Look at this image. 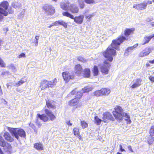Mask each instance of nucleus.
Returning <instances> with one entry per match:
<instances>
[{"instance_id":"obj_1","label":"nucleus","mask_w":154,"mask_h":154,"mask_svg":"<svg viewBox=\"0 0 154 154\" xmlns=\"http://www.w3.org/2000/svg\"><path fill=\"white\" fill-rule=\"evenodd\" d=\"M116 51L113 49L110 46H109L106 51L103 53L104 56L107 59V60H105L103 64L100 66L102 73L107 74L108 73L109 69L110 66V64L108 62V61L111 62L113 60L112 56L116 55Z\"/></svg>"},{"instance_id":"obj_2","label":"nucleus","mask_w":154,"mask_h":154,"mask_svg":"<svg viewBox=\"0 0 154 154\" xmlns=\"http://www.w3.org/2000/svg\"><path fill=\"white\" fill-rule=\"evenodd\" d=\"M134 29L133 28L126 29L124 31V33L126 37L122 35L119 36L117 38L113 40L110 47L112 48L119 50V45L120 44L124 41L128 40L126 37H128L134 31Z\"/></svg>"},{"instance_id":"obj_3","label":"nucleus","mask_w":154,"mask_h":154,"mask_svg":"<svg viewBox=\"0 0 154 154\" xmlns=\"http://www.w3.org/2000/svg\"><path fill=\"white\" fill-rule=\"evenodd\" d=\"M8 130L10 132L12 135L15 137L18 140H20V138H25L26 136V132L22 129L20 128H7Z\"/></svg>"},{"instance_id":"obj_4","label":"nucleus","mask_w":154,"mask_h":154,"mask_svg":"<svg viewBox=\"0 0 154 154\" xmlns=\"http://www.w3.org/2000/svg\"><path fill=\"white\" fill-rule=\"evenodd\" d=\"M9 6V3L7 1H3L0 3V6L3 7L4 9L0 7V22L3 19L4 16H6L8 14V12L6 11Z\"/></svg>"},{"instance_id":"obj_5","label":"nucleus","mask_w":154,"mask_h":154,"mask_svg":"<svg viewBox=\"0 0 154 154\" xmlns=\"http://www.w3.org/2000/svg\"><path fill=\"white\" fill-rule=\"evenodd\" d=\"M75 73L78 75L82 73L85 77L88 78L90 76V69L88 68H86L83 71L82 67L79 64H78L75 66Z\"/></svg>"},{"instance_id":"obj_6","label":"nucleus","mask_w":154,"mask_h":154,"mask_svg":"<svg viewBox=\"0 0 154 154\" xmlns=\"http://www.w3.org/2000/svg\"><path fill=\"white\" fill-rule=\"evenodd\" d=\"M63 16L74 19V21L77 24H81L82 23L83 21L84 16L83 15L76 16L74 17L73 15L70 14L68 12H63Z\"/></svg>"},{"instance_id":"obj_7","label":"nucleus","mask_w":154,"mask_h":154,"mask_svg":"<svg viewBox=\"0 0 154 154\" xmlns=\"http://www.w3.org/2000/svg\"><path fill=\"white\" fill-rule=\"evenodd\" d=\"M115 111L113 113L116 119L118 121H121L122 117L121 116L123 112V109L120 106H117L115 108Z\"/></svg>"},{"instance_id":"obj_8","label":"nucleus","mask_w":154,"mask_h":154,"mask_svg":"<svg viewBox=\"0 0 154 154\" xmlns=\"http://www.w3.org/2000/svg\"><path fill=\"white\" fill-rule=\"evenodd\" d=\"M0 146L3 147L4 149L7 152L10 151L11 148L10 144L5 142L1 136H0Z\"/></svg>"},{"instance_id":"obj_9","label":"nucleus","mask_w":154,"mask_h":154,"mask_svg":"<svg viewBox=\"0 0 154 154\" xmlns=\"http://www.w3.org/2000/svg\"><path fill=\"white\" fill-rule=\"evenodd\" d=\"M43 9L46 14L48 15L53 14L55 12V9L52 6L46 5L43 7Z\"/></svg>"},{"instance_id":"obj_10","label":"nucleus","mask_w":154,"mask_h":154,"mask_svg":"<svg viewBox=\"0 0 154 154\" xmlns=\"http://www.w3.org/2000/svg\"><path fill=\"white\" fill-rule=\"evenodd\" d=\"M71 5L69 2L66 0L63 1L60 4L61 8L65 10H69Z\"/></svg>"},{"instance_id":"obj_11","label":"nucleus","mask_w":154,"mask_h":154,"mask_svg":"<svg viewBox=\"0 0 154 154\" xmlns=\"http://www.w3.org/2000/svg\"><path fill=\"white\" fill-rule=\"evenodd\" d=\"M113 118L111 114L109 112H106L103 114V121L106 122L109 120H113Z\"/></svg>"},{"instance_id":"obj_12","label":"nucleus","mask_w":154,"mask_h":154,"mask_svg":"<svg viewBox=\"0 0 154 154\" xmlns=\"http://www.w3.org/2000/svg\"><path fill=\"white\" fill-rule=\"evenodd\" d=\"M133 8L139 10L145 9L146 8V3L144 1L143 3L140 4H135L133 5Z\"/></svg>"},{"instance_id":"obj_13","label":"nucleus","mask_w":154,"mask_h":154,"mask_svg":"<svg viewBox=\"0 0 154 154\" xmlns=\"http://www.w3.org/2000/svg\"><path fill=\"white\" fill-rule=\"evenodd\" d=\"M63 79L66 82H68L70 79L73 78V76L68 72H64L62 73Z\"/></svg>"},{"instance_id":"obj_14","label":"nucleus","mask_w":154,"mask_h":154,"mask_svg":"<svg viewBox=\"0 0 154 154\" xmlns=\"http://www.w3.org/2000/svg\"><path fill=\"white\" fill-rule=\"evenodd\" d=\"M57 24L62 25L65 28H66L67 26V23H66L63 21L59 20L54 22V23L51 24L50 26H48V27L50 28L53 26L57 25Z\"/></svg>"},{"instance_id":"obj_15","label":"nucleus","mask_w":154,"mask_h":154,"mask_svg":"<svg viewBox=\"0 0 154 154\" xmlns=\"http://www.w3.org/2000/svg\"><path fill=\"white\" fill-rule=\"evenodd\" d=\"M150 53L149 48H146L139 54V56L143 57L148 55Z\"/></svg>"},{"instance_id":"obj_16","label":"nucleus","mask_w":154,"mask_h":154,"mask_svg":"<svg viewBox=\"0 0 154 154\" xmlns=\"http://www.w3.org/2000/svg\"><path fill=\"white\" fill-rule=\"evenodd\" d=\"M122 117L121 121L123 120V117H124L125 119V120L127 121V123L128 124L131 123V121L130 119V117L128 114V113H125L123 112L121 116Z\"/></svg>"},{"instance_id":"obj_17","label":"nucleus","mask_w":154,"mask_h":154,"mask_svg":"<svg viewBox=\"0 0 154 154\" xmlns=\"http://www.w3.org/2000/svg\"><path fill=\"white\" fill-rule=\"evenodd\" d=\"M4 137L6 140L10 142H13L14 140L13 138L11 137L9 133L8 132L5 133Z\"/></svg>"},{"instance_id":"obj_18","label":"nucleus","mask_w":154,"mask_h":154,"mask_svg":"<svg viewBox=\"0 0 154 154\" xmlns=\"http://www.w3.org/2000/svg\"><path fill=\"white\" fill-rule=\"evenodd\" d=\"M142 82V80L140 79H137L135 81H133V82H134V83L132 85L131 88H135L140 86L141 84V82Z\"/></svg>"},{"instance_id":"obj_19","label":"nucleus","mask_w":154,"mask_h":154,"mask_svg":"<svg viewBox=\"0 0 154 154\" xmlns=\"http://www.w3.org/2000/svg\"><path fill=\"white\" fill-rule=\"evenodd\" d=\"M45 111L46 114L50 117L51 120L53 121L55 119V116L52 114V112L47 109H45Z\"/></svg>"},{"instance_id":"obj_20","label":"nucleus","mask_w":154,"mask_h":154,"mask_svg":"<svg viewBox=\"0 0 154 154\" xmlns=\"http://www.w3.org/2000/svg\"><path fill=\"white\" fill-rule=\"evenodd\" d=\"M69 10L73 13H77L79 11V9L77 6L73 4L71 5Z\"/></svg>"},{"instance_id":"obj_21","label":"nucleus","mask_w":154,"mask_h":154,"mask_svg":"<svg viewBox=\"0 0 154 154\" xmlns=\"http://www.w3.org/2000/svg\"><path fill=\"white\" fill-rule=\"evenodd\" d=\"M38 117L41 120H42L44 122H47L48 119V117L45 114H43L42 115L39 114H37Z\"/></svg>"},{"instance_id":"obj_22","label":"nucleus","mask_w":154,"mask_h":154,"mask_svg":"<svg viewBox=\"0 0 154 154\" xmlns=\"http://www.w3.org/2000/svg\"><path fill=\"white\" fill-rule=\"evenodd\" d=\"M34 147L38 150H42L43 149V145L40 142L35 143Z\"/></svg>"},{"instance_id":"obj_23","label":"nucleus","mask_w":154,"mask_h":154,"mask_svg":"<svg viewBox=\"0 0 154 154\" xmlns=\"http://www.w3.org/2000/svg\"><path fill=\"white\" fill-rule=\"evenodd\" d=\"M78 99L75 98L68 102V104L69 105L72 106H73L76 105L78 103L79 101Z\"/></svg>"},{"instance_id":"obj_24","label":"nucleus","mask_w":154,"mask_h":154,"mask_svg":"<svg viewBox=\"0 0 154 154\" xmlns=\"http://www.w3.org/2000/svg\"><path fill=\"white\" fill-rule=\"evenodd\" d=\"M154 37V34L151 35L149 36H146L144 37L143 41L144 43L143 44V45L149 42L150 40L151 39Z\"/></svg>"},{"instance_id":"obj_25","label":"nucleus","mask_w":154,"mask_h":154,"mask_svg":"<svg viewBox=\"0 0 154 154\" xmlns=\"http://www.w3.org/2000/svg\"><path fill=\"white\" fill-rule=\"evenodd\" d=\"M57 82V79H55L54 80L50 81H48V87H53L55 85Z\"/></svg>"},{"instance_id":"obj_26","label":"nucleus","mask_w":154,"mask_h":154,"mask_svg":"<svg viewBox=\"0 0 154 154\" xmlns=\"http://www.w3.org/2000/svg\"><path fill=\"white\" fill-rule=\"evenodd\" d=\"M100 90L102 95H108L110 92V91L109 89L104 88L101 89Z\"/></svg>"},{"instance_id":"obj_27","label":"nucleus","mask_w":154,"mask_h":154,"mask_svg":"<svg viewBox=\"0 0 154 154\" xmlns=\"http://www.w3.org/2000/svg\"><path fill=\"white\" fill-rule=\"evenodd\" d=\"M12 7L13 8L17 9V8H19L21 7V4L18 2H14L12 5Z\"/></svg>"},{"instance_id":"obj_28","label":"nucleus","mask_w":154,"mask_h":154,"mask_svg":"<svg viewBox=\"0 0 154 154\" xmlns=\"http://www.w3.org/2000/svg\"><path fill=\"white\" fill-rule=\"evenodd\" d=\"M92 89L91 87L87 86L85 87L84 88H82V92H88L91 91Z\"/></svg>"},{"instance_id":"obj_29","label":"nucleus","mask_w":154,"mask_h":154,"mask_svg":"<svg viewBox=\"0 0 154 154\" xmlns=\"http://www.w3.org/2000/svg\"><path fill=\"white\" fill-rule=\"evenodd\" d=\"M94 75V76L97 75L98 73V67L96 66H94L93 70Z\"/></svg>"},{"instance_id":"obj_30","label":"nucleus","mask_w":154,"mask_h":154,"mask_svg":"<svg viewBox=\"0 0 154 154\" xmlns=\"http://www.w3.org/2000/svg\"><path fill=\"white\" fill-rule=\"evenodd\" d=\"M149 133L151 136H154V124L151 127Z\"/></svg>"},{"instance_id":"obj_31","label":"nucleus","mask_w":154,"mask_h":154,"mask_svg":"<svg viewBox=\"0 0 154 154\" xmlns=\"http://www.w3.org/2000/svg\"><path fill=\"white\" fill-rule=\"evenodd\" d=\"M94 119L97 124L100 125L102 121V120L100 119L97 116H95L94 117Z\"/></svg>"},{"instance_id":"obj_32","label":"nucleus","mask_w":154,"mask_h":154,"mask_svg":"<svg viewBox=\"0 0 154 154\" xmlns=\"http://www.w3.org/2000/svg\"><path fill=\"white\" fill-rule=\"evenodd\" d=\"M26 80V79H22L20 81H19L18 82L16 83L15 86H19L22 85L23 83H24Z\"/></svg>"},{"instance_id":"obj_33","label":"nucleus","mask_w":154,"mask_h":154,"mask_svg":"<svg viewBox=\"0 0 154 154\" xmlns=\"http://www.w3.org/2000/svg\"><path fill=\"white\" fill-rule=\"evenodd\" d=\"M83 93V92L82 91V90L81 91L77 92V93L76 96H75L76 97L75 98L78 99V100H79V99L81 98L82 96Z\"/></svg>"},{"instance_id":"obj_34","label":"nucleus","mask_w":154,"mask_h":154,"mask_svg":"<svg viewBox=\"0 0 154 154\" xmlns=\"http://www.w3.org/2000/svg\"><path fill=\"white\" fill-rule=\"evenodd\" d=\"M9 68L11 69L12 71L13 72H15L16 71V67L14 66L13 64H11V65L9 66Z\"/></svg>"},{"instance_id":"obj_35","label":"nucleus","mask_w":154,"mask_h":154,"mask_svg":"<svg viewBox=\"0 0 154 154\" xmlns=\"http://www.w3.org/2000/svg\"><path fill=\"white\" fill-rule=\"evenodd\" d=\"M74 134L75 135L79 136V130L78 129L75 128L73 129Z\"/></svg>"},{"instance_id":"obj_36","label":"nucleus","mask_w":154,"mask_h":154,"mask_svg":"<svg viewBox=\"0 0 154 154\" xmlns=\"http://www.w3.org/2000/svg\"><path fill=\"white\" fill-rule=\"evenodd\" d=\"M81 125L83 128H85L88 126V124L84 121H81Z\"/></svg>"},{"instance_id":"obj_37","label":"nucleus","mask_w":154,"mask_h":154,"mask_svg":"<svg viewBox=\"0 0 154 154\" xmlns=\"http://www.w3.org/2000/svg\"><path fill=\"white\" fill-rule=\"evenodd\" d=\"M94 94L97 96H99L102 95L100 90L94 92Z\"/></svg>"},{"instance_id":"obj_38","label":"nucleus","mask_w":154,"mask_h":154,"mask_svg":"<svg viewBox=\"0 0 154 154\" xmlns=\"http://www.w3.org/2000/svg\"><path fill=\"white\" fill-rule=\"evenodd\" d=\"M48 81L46 80H42L41 81V84L40 85V87H42V86H43V85L46 84H48Z\"/></svg>"},{"instance_id":"obj_39","label":"nucleus","mask_w":154,"mask_h":154,"mask_svg":"<svg viewBox=\"0 0 154 154\" xmlns=\"http://www.w3.org/2000/svg\"><path fill=\"white\" fill-rule=\"evenodd\" d=\"M0 65L2 67H5V64L3 60L0 57Z\"/></svg>"},{"instance_id":"obj_40","label":"nucleus","mask_w":154,"mask_h":154,"mask_svg":"<svg viewBox=\"0 0 154 154\" xmlns=\"http://www.w3.org/2000/svg\"><path fill=\"white\" fill-rule=\"evenodd\" d=\"M78 60L79 61L83 62H85L86 61V60L81 56L79 57L78 58Z\"/></svg>"},{"instance_id":"obj_41","label":"nucleus","mask_w":154,"mask_h":154,"mask_svg":"<svg viewBox=\"0 0 154 154\" xmlns=\"http://www.w3.org/2000/svg\"><path fill=\"white\" fill-rule=\"evenodd\" d=\"M85 2L87 4H91L94 2V0H84Z\"/></svg>"},{"instance_id":"obj_42","label":"nucleus","mask_w":154,"mask_h":154,"mask_svg":"<svg viewBox=\"0 0 154 154\" xmlns=\"http://www.w3.org/2000/svg\"><path fill=\"white\" fill-rule=\"evenodd\" d=\"M46 105L48 108H52L53 106L48 101H46Z\"/></svg>"},{"instance_id":"obj_43","label":"nucleus","mask_w":154,"mask_h":154,"mask_svg":"<svg viewBox=\"0 0 154 154\" xmlns=\"http://www.w3.org/2000/svg\"><path fill=\"white\" fill-rule=\"evenodd\" d=\"M149 79L152 82H154V76H150L149 77Z\"/></svg>"},{"instance_id":"obj_44","label":"nucleus","mask_w":154,"mask_h":154,"mask_svg":"<svg viewBox=\"0 0 154 154\" xmlns=\"http://www.w3.org/2000/svg\"><path fill=\"white\" fill-rule=\"evenodd\" d=\"M26 56L25 54L24 53H22L21 54L18 56V57L19 58H21V57H25Z\"/></svg>"},{"instance_id":"obj_45","label":"nucleus","mask_w":154,"mask_h":154,"mask_svg":"<svg viewBox=\"0 0 154 154\" xmlns=\"http://www.w3.org/2000/svg\"><path fill=\"white\" fill-rule=\"evenodd\" d=\"M79 5L81 8H83L84 7V4L83 2L79 3Z\"/></svg>"},{"instance_id":"obj_46","label":"nucleus","mask_w":154,"mask_h":154,"mask_svg":"<svg viewBox=\"0 0 154 154\" xmlns=\"http://www.w3.org/2000/svg\"><path fill=\"white\" fill-rule=\"evenodd\" d=\"M48 84H46L43 85V86H42V87H41V89H43L48 87Z\"/></svg>"},{"instance_id":"obj_47","label":"nucleus","mask_w":154,"mask_h":154,"mask_svg":"<svg viewBox=\"0 0 154 154\" xmlns=\"http://www.w3.org/2000/svg\"><path fill=\"white\" fill-rule=\"evenodd\" d=\"M8 12L10 14H12L13 13L14 11L11 8H10L8 10Z\"/></svg>"},{"instance_id":"obj_48","label":"nucleus","mask_w":154,"mask_h":154,"mask_svg":"<svg viewBox=\"0 0 154 154\" xmlns=\"http://www.w3.org/2000/svg\"><path fill=\"white\" fill-rule=\"evenodd\" d=\"M77 91H76V89L72 91L71 92V94L72 95H75L76 94H77Z\"/></svg>"},{"instance_id":"obj_49","label":"nucleus","mask_w":154,"mask_h":154,"mask_svg":"<svg viewBox=\"0 0 154 154\" xmlns=\"http://www.w3.org/2000/svg\"><path fill=\"white\" fill-rule=\"evenodd\" d=\"M144 2H146V6L148 4L150 5V4H152V2L151 1H144Z\"/></svg>"},{"instance_id":"obj_50","label":"nucleus","mask_w":154,"mask_h":154,"mask_svg":"<svg viewBox=\"0 0 154 154\" xmlns=\"http://www.w3.org/2000/svg\"><path fill=\"white\" fill-rule=\"evenodd\" d=\"M120 149L121 152L125 151V150L123 149L122 148V146L121 145H119Z\"/></svg>"},{"instance_id":"obj_51","label":"nucleus","mask_w":154,"mask_h":154,"mask_svg":"<svg viewBox=\"0 0 154 154\" xmlns=\"http://www.w3.org/2000/svg\"><path fill=\"white\" fill-rule=\"evenodd\" d=\"M128 150L131 151V152H133V151L132 149L131 146L129 145L128 146Z\"/></svg>"},{"instance_id":"obj_52","label":"nucleus","mask_w":154,"mask_h":154,"mask_svg":"<svg viewBox=\"0 0 154 154\" xmlns=\"http://www.w3.org/2000/svg\"><path fill=\"white\" fill-rule=\"evenodd\" d=\"M8 71H6V72H2V74L3 75H5L6 74H8L9 73Z\"/></svg>"},{"instance_id":"obj_53","label":"nucleus","mask_w":154,"mask_h":154,"mask_svg":"<svg viewBox=\"0 0 154 154\" xmlns=\"http://www.w3.org/2000/svg\"><path fill=\"white\" fill-rule=\"evenodd\" d=\"M29 126L32 128L34 129L35 128V126L34 125H33V124H29Z\"/></svg>"},{"instance_id":"obj_54","label":"nucleus","mask_w":154,"mask_h":154,"mask_svg":"<svg viewBox=\"0 0 154 154\" xmlns=\"http://www.w3.org/2000/svg\"><path fill=\"white\" fill-rule=\"evenodd\" d=\"M134 48H133L132 47H132H128V48H127V50L129 51V50H132Z\"/></svg>"},{"instance_id":"obj_55","label":"nucleus","mask_w":154,"mask_h":154,"mask_svg":"<svg viewBox=\"0 0 154 154\" xmlns=\"http://www.w3.org/2000/svg\"><path fill=\"white\" fill-rule=\"evenodd\" d=\"M67 124L70 126H71L72 125V124L70 122V121H67L66 122Z\"/></svg>"},{"instance_id":"obj_56","label":"nucleus","mask_w":154,"mask_h":154,"mask_svg":"<svg viewBox=\"0 0 154 154\" xmlns=\"http://www.w3.org/2000/svg\"><path fill=\"white\" fill-rule=\"evenodd\" d=\"M93 17L92 15H88L87 16V18L88 19H90L91 18Z\"/></svg>"},{"instance_id":"obj_57","label":"nucleus","mask_w":154,"mask_h":154,"mask_svg":"<svg viewBox=\"0 0 154 154\" xmlns=\"http://www.w3.org/2000/svg\"><path fill=\"white\" fill-rule=\"evenodd\" d=\"M35 44L36 46H37L38 44V41L35 40L34 41Z\"/></svg>"},{"instance_id":"obj_58","label":"nucleus","mask_w":154,"mask_h":154,"mask_svg":"<svg viewBox=\"0 0 154 154\" xmlns=\"http://www.w3.org/2000/svg\"><path fill=\"white\" fill-rule=\"evenodd\" d=\"M25 11L24 10H23L20 13V15H23L25 14Z\"/></svg>"},{"instance_id":"obj_59","label":"nucleus","mask_w":154,"mask_h":154,"mask_svg":"<svg viewBox=\"0 0 154 154\" xmlns=\"http://www.w3.org/2000/svg\"><path fill=\"white\" fill-rule=\"evenodd\" d=\"M138 45V44H136L132 46V47L133 48H136Z\"/></svg>"},{"instance_id":"obj_60","label":"nucleus","mask_w":154,"mask_h":154,"mask_svg":"<svg viewBox=\"0 0 154 154\" xmlns=\"http://www.w3.org/2000/svg\"><path fill=\"white\" fill-rule=\"evenodd\" d=\"M138 45V44H136L132 46V47L133 48H136Z\"/></svg>"},{"instance_id":"obj_61","label":"nucleus","mask_w":154,"mask_h":154,"mask_svg":"<svg viewBox=\"0 0 154 154\" xmlns=\"http://www.w3.org/2000/svg\"><path fill=\"white\" fill-rule=\"evenodd\" d=\"M3 30L5 32L6 31V32H5V33H6V32L8 30V28L7 27L5 28H4Z\"/></svg>"},{"instance_id":"obj_62","label":"nucleus","mask_w":154,"mask_h":154,"mask_svg":"<svg viewBox=\"0 0 154 154\" xmlns=\"http://www.w3.org/2000/svg\"><path fill=\"white\" fill-rule=\"evenodd\" d=\"M39 38V36L38 35H36L35 37V39L36 40L38 41V40Z\"/></svg>"},{"instance_id":"obj_63","label":"nucleus","mask_w":154,"mask_h":154,"mask_svg":"<svg viewBox=\"0 0 154 154\" xmlns=\"http://www.w3.org/2000/svg\"><path fill=\"white\" fill-rule=\"evenodd\" d=\"M149 63H154V60H149Z\"/></svg>"},{"instance_id":"obj_64","label":"nucleus","mask_w":154,"mask_h":154,"mask_svg":"<svg viewBox=\"0 0 154 154\" xmlns=\"http://www.w3.org/2000/svg\"><path fill=\"white\" fill-rule=\"evenodd\" d=\"M153 142V141H148V143L149 144V145H151L152 143Z\"/></svg>"}]
</instances>
